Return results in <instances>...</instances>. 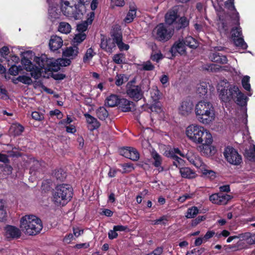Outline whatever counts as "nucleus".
<instances>
[{"label":"nucleus","mask_w":255,"mask_h":255,"mask_svg":"<svg viewBox=\"0 0 255 255\" xmlns=\"http://www.w3.org/2000/svg\"><path fill=\"white\" fill-rule=\"evenodd\" d=\"M35 61L38 64V67L33 65L28 59H24L22 60V62L24 65V68L26 71L30 72L31 77L35 79H38L41 76V70L42 69L55 72H57L60 69V66L58 62H57V60L54 62H52L51 60L47 59L45 55L41 57H36Z\"/></svg>","instance_id":"obj_1"},{"label":"nucleus","mask_w":255,"mask_h":255,"mask_svg":"<svg viewBox=\"0 0 255 255\" xmlns=\"http://www.w3.org/2000/svg\"><path fill=\"white\" fill-rule=\"evenodd\" d=\"M197 120L204 125H209L215 119V110L212 104L206 101H200L195 107Z\"/></svg>","instance_id":"obj_2"},{"label":"nucleus","mask_w":255,"mask_h":255,"mask_svg":"<svg viewBox=\"0 0 255 255\" xmlns=\"http://www.w3.org/2000/svg\"><path fill=\"white\" fill-rule=\"evenodd\" d=\"M73 189L67 184L58 185L52 192V201L57 206H63L69 202L72 197Z\"/></svg>","instance_id":"obj_3"},{"label":"nucleus","mask_w":255,"mask_h":255,"mask_svg":"<svg viewBox=\"0 0 255 255\" xmlns=\"http://www.w3.org/2000/svg\"><path fill=\"white\" fill-rule=\"evenodd\" d=\"M20 228L25 234L33 236L38 234L43 226L40 219L35 216L26 215L20 219Z\"/></svg>","instance_id":"obj_4"},{"label":"nucleus","mask_w":255,"mask_h":255,"mask_svg":"<svg viewBox=\"0 0 255 255\" xmlns=\"http://www.w3.org/2000/svg\"><path fill=\"white\" fill-rule=\"evenodd\" d=\"M225 6L232 13L230 18L227 20L221 19L218 24V28L225 33H228L230 28L233 25L239 24V14L237 11L235 5L234 0H228L225 3Z\"/></svg>","instance_id":"obj_5"},{"label":"nucleus","mask_w":255,"mask_h":255,"mask_svg":"<svg viewBox=\"0 0 255 255\" xmlns=\"http://www.w3.org/2000/svg\"><path fill=\"white\" fill-rule=\"evenodd\" d=\"M187 137L193 142L200 143L203 140H209L210 132L204 127L198 125L192 124L189 126L186 129Z\"/></svg>","instance_id":"obj_6"},{"label":"nucleus","mask_w":255,"mask_h":255,"mask_svg":"<svg viewBox=\"0 0 255 255\" xmlns=\"http://www.w3.org/2000/svg\"><path fill=\"white\" fill-rule=\"evenodd\" d=\"M220 100L225 103L230 102L235 100V95L237 94L238 87L235 85H231L228 82L222 81L218 87Z\"/></svg>","instance_id":"obj_7"},{"label":"nucleus","mask_w":255,"mask_h":255,"mask_svg":"<svg viewBox=\"0 0 255 255\" xmlns=\"http://www.w3.org/2000/svg\"><path fill=\"white\" fill-rule=\"evenodd\" d=\"M152 33L157 40L166 41L172 37L173 31L168 28L163 23H160L154 29Z\"/></svg>","instance_id":"obj_8"},{"label":"nucleus","mask_w":255,"mask_h":255,"mask_svg":"<svg viewBox=\"0 0 255 255\" xmlns=\"http://www.w3.org/2000/svg\"><path fill=\"white\" fill-rule=\"evenodd\" d=\"M224 155L227 161L230 164L239 165L242 162L241 155L233 147H226L224 152Z\"/></svg>","instance_id":"obj_9"},{"label":"nucleus","mask_w":255,"mask_h":255,"mask_svg":"<svg viewBox=\"0 0 255 255\" xmlns=\"http://www.w3.org/2000/svg\"><path fill=\"white\" fill-rule=\"evenodd\" d=\"M232 38L237 47L243 50H246L248 48V45L244 40L241 27L232 29Z\"/></svg>","instance_id":"obj_10"},{"label":"nucleus","mask_w":255,"mask_h":255,"mask_svg":"<svg viewBox=\"0 0 255 255\" xmlns=\"http://www.w3.org/2000/svg\"><path fill=\"white\" fill-rule=\"evenodd\" d=\"M3 231V235L8 241L18 239L21 236V230L14 226L6 225L4 227Z\"/></svg>","instance_id":"obj_11"},{"label":"nucleus","mask_w":255,"mask_h":255,"mask_svg":"<svg viewBox=\"0 0 255 255\" xmlns=\"http://www.w3.org/2000/svg\"><path fill=\"white\" fill-rule=\"evenodd\" d=\"M231 198V195L222 192L213 194L209 197L211 202L218 205H225Z\"/></svg>","instance_id":"obj_12"},{"label":"nucleus","mask_w":255,"mask_h":255,"mask_svg":"<svg viewBox=\"0 0 255 255\" xmlns=\"http://www.w3.org/2000/svg\"><path fill=\"white\" fill-rule=\"evenodd\" d=\"M120 154L133 161H137L139 158V154L137 150L131 147L122 148L120 150Z\"/></svg>","instance_id":"obj_13"},{"label":"nucleus","mask_w":255,"mask_h":255,"mask_svg":"<svg viewBox=\"0 0 255 255\" xmlns=\"http://www.w3.org/2000/svg\"><path fill=\"white\" fill-rule=\"evenodd\" d=\"M128 95L134 100L138 101L143 97V92L141 87L138 85H133L129 87L127 91Z\"/></svg>","instance_id":"obj_14"},{"label":"nucleus","mask_w":255,"mask_h":255,"mask_svg":"<svg viewBox=\"0 0 255 255\" xmlns=\"http://www.w3.org/2000/svg\"><path fill=\"white\" fill-rule=\"evenodd\" d=\"M101 48L107 52L111 53L113 52L114 50L116 48V39L114 38H104L101 39Z\"/></svg>","instance_id":"obj_15"},{"label":"nucleus","mask_w":255,"mask_h":255,"mask_svg":"<svg viewBox=\"0 0 255 255\" xmlns=\"http://www.w3.org/2000/svg\"><path fill=\"white\" fill-rule=\"evenodd\" d=\"M193 107L192 102L189 100L184 101L178 107L179 113L182 116H187L192 112Z\"/></svg>","instance_id":"obj_16"},{"label":"nucleus","mask_w":255,"mask_h":255,"mask_svg":"<svg viewBox=\"0 0 255 255\" xmlns=\"http://www.w3.org/2000/svg\"><path fill=\"white\" fill-rule=\"evenodd\" d=\"M209 140H206L204 139L203 140L202 142H200L199 144H201L198 147V149L200 151L202 154L204 155H208L211 152V144L212 143V135L209 136Z\"/></svg>","instance_id":"obj_17"},{"label":"nucleus","mask_w":255,"mask_h":255,"mask_svg":"<svg viewBox=\"0 0 255 255\" xmlns=\"http://www.w3.org/2000/svg\"><path fill=\"white\" fill-rule=\"evenodd\" d=\"M70 4L73 5L71 0H63L61 4V11L65 16L73 18L74 6L70 5Z\"/></svg>","instance_id":"obj_18"},{"label":"nucleus","mask_w":255,"mask_h":255,"mask_svg":"<svg viewBox=\"0 0 255 255\" xmlns=\"http://www.w3.org/2000/svg\"><path fill=\"white\" fill-rule=\"evenodd\" d=\"M186 158L189 162L197 168H200L204 166V163L201 158L192 152H188L186 154Z\"/></svg>","instance_id":"obj_19"},{"label":"nucleus","mask_w":255,"mask_h":255,"mask_svg":"<svg viewBox=\"0 0 255 255\" xmlns=\"http://www.w3.org/2000/svg\"><path fill=\"white\" fill-rule=\"evenodd\" d=\"M254 234L250 232H246L245 233L238 235V239H240L238 245H241L242 243H245L248 245H253L255 244V239Z\"/></svg>","instance_id":"obj_20"},{"label":"nucleus","mask_w":255,"mask_h":255,"mask_svg":"<svg viewBox=\"0 0 255 255\" xmlns=\"http://www.w3.org/2000/svg\"><path fill=\"white\" fill-rule=\"evenodd\" d=\"M86 118V122L88 124V128L89 130L93 131L98 128L100 126V123L95 117H93L88 113L84 114Z\"/></svg>","instance_id":"obj_21"},{"label":"nucleus","mask_w":255,"mask_h":255,"mask_svg":"<svg viewBox=\"0 0 255 255\" xmlns=\"http://www.w3.org/2000/svg\"><path fill=\"white\" fill-rule=\"evenodd\" d=\"M49 45L51 50H57L63 45V40L60 37L57 35H53L51 37Z\"/></svg>","instance_id":"obj_22"},{"label":"nucleus","mask_w":255,"mask_h":255,"mask_svg":"<svg viewBox=\"0 0 255 255\" xmlns=\"http://www.w3.org/2000/svg\"><path fill=\"white\" fill-rule=\"evenodd\" d=\"M185 47L186 45L184 44L183 39H179L172 46L170 51L174 54H175L177 52L180 54H183L185 52Z\"/></svg>","instance_id":"obj_23"},{"label":"nucleus","mask_w":255,"mask_h":255,"mask_svg":"<svg viewBox=\"0 0 255 255\" xmlns=\"http://www.w3.org/2000/svg\"><path fill=\"white\" fill-rule=\"evenodd\" d=\"M95 16V13L94 12H91L90 13L89 17L87 18V20L82 22L77 25V29L79 33H84V32L87 30L89 24L92 23Z\"/></svg>","instance_id":"obj_24"},{"label":"nucleus","mask_w":255,"mask_h":255,"mask_svg":"<svg viewBox=\"0 0 255 255\" xmlns=\"http://www.w3.org/2000/svg\"><path fill=\"white\" fill-rule=\"evenodd\" d=\"M84 4L85 3H76V4H73L74 6V10L73 18L75 19L82 18L84 13H85L86 7Z\"/></svg>","instance_id":"obj_25"},{"label":"nucleus","mask_w":255,"mask_h":255,"mask_svg":"<svg viewBox=\"0 0 255 255\" xmlns=\"http://www.w3.org/2000/svg\"><path fill=\"white\" fill-rule=\"evenodd\" d=\"M178 8L177 6L173 7L165 15V22L168 24H171L176 19L178 16Z\"/></svg>","instance_id":"obj_26"},{"label":"nucleus","mask_w":255,"mask_h":255,"mask_svg":"<svg viewBox=\"0 0 255 255\" xmlns=\"http://www.w3.org/2000/svg\"><path fill=\"white\" fill-rule=\"evenodd\" d=\"M119 106L122 111L124 112H129L134 108V104L126 99H120Z\"/></svg>","instance_id":"obj_27"},{"label":"nucleus","mask_w":255,"mask_h":255,"mask_svg":"<svg viewBox=\"0 0 255 255\" xmlns=\"http://www.w3.org/2000/svg\"><path fill=\"white\" fill-rule=\"evenodd\" d=\"M79 53V49L77 46H74L67 47L63 52V56L65 57L69 58L72 59L76 57Z\"/></svg>","instance_id":"obj_28"},{"label":"nucleus","mask_w":255,"mask_h":255,"mask_svg":"<svg viewBox=\"0 0 255 255\" xmlns=\"http://www.w3.org/2000/svg\"><path fill=\"white\" fill-rule=\"evenodd\" d=\"M151 156L153 159V165L155 167L158 168V170L159 172L162 171L163 170V168L161 166L162 161L161 156L155 150L152 151Z\"/></svg>","instance_id":"obj_29"},{"label":"nucleus","mask_w":255,"mask_h":255,"mask_svg":"<svg viewBox=\"0 0 255 255\" xmlns=\"http://www.w3.org/2000/svg\"><path fill=\"white\" fill-rule=\"evenodd\" d=\"M210 58L212 61L221 64H226L228 62L227 57L225 55L220 54L219 53L215 52L212 53L210 55Z\"/></svg>","instance_id":"obj_30"},{"label":"nucleus","mask_w":255,"mask_h":255,"mask_svg":"<svg viewBox=\"0 0 255 255\" xmlns=\"http://www.w3.org/2000/svg\"><path fill=\"white\" fill-rule=\"evenodd\" d=\"M24 130V128L21 125L15 123L13 124L10 127L9 134L14 136L19 135Z\"/></svg>","instance_id":"obj_31"},{"label":"nucleus","mask_w":255,"mask_h":255,"mask_svg":"<svg viewBox=\"0 0 255 255\" xmlns=\"http://www.w3.org/2000/svg\"><path fill=\"white\" fill-rule=\"evenodd\" d=\"M180 173L183 178H194L196 176V173L189 167L180 168Z\"/></svg>","instance_id":"obj_32"},{"label":"nucleus","mask_w":255,"mask_h":255,"mask_svg":"<svg viewBox=\"0 0 255 255\" xmlns=\"http://www.w3.org/2000/svg\"><path fill=\"white\" fill-rule=\"evenodd\" d=\"M236 98V102L240 106H243L247 104L248 98L241 92L238 88L237 94L235 95V99Z\"/></svg>","instance_id":"obj_33"},{"label":"nucleus","mask_w":255,"mask_h":255,"mask_svg":"<svg viewBox=\"0 0 255 255\" xmlns=\"http://www.w3.org/2000/svg\"><path fill=\"white\" fill-rule=\"evenodd\" d=\"M120 101L118 96L113 94L107 98L105 104L110 107H114L119 104Z\"/></svg>","instance_id":"obj_34"},{"label":"nucleus","mask_w":255,"mask_h":255,"mask_svg":"<svg viewBox=\"0 0 255 255\" xmlns=\"http://www.w3.org/2000/svg\"><path fill=\"white\" fill-rule=\"evenodd\" d=\"M116 43L121 51L128 50L129 46L128 44H125L122 41V36L120 34L115 36Z\"/></svg>","instance_id":"obj_35"},{"label":"nucleus","mask_w":255,"mask_h":255,"mask_svg":"<svg viewBox=\"0 0 255 255\" xmlns=\"http://www.w3.org/2000/svg\"><path fill=\"white\" fill-rule=\"evenodd\" d=\"M96 115L100 120H105L109 116L108 111L104 107H100L96 110Z\"/></svg>","instance_id":"obj_36"},{"label":"nucleus","mask_w":255,"mask_h":255,"mask_svg":"<svg viewBox=\"0 0 255 255\" xmlns=\"http://www.w3.org/2000/svg\"><path fill=\"white\" fill-rule=\"evenodd\" d=\"M136 8L134 6H130V9L125 18V21L127 23H129L132 21L136 15Z\"/></svg>","instance_id":"obj_37"},{"label":"nucleus","mask_w":255,"mask_h":255,"mask_svg":"<svg viewBox=\"0 0 255 255\" xmlns=\"http://www.w3.org/2000/svg\"><path fill=\"white\" fill-rule=\"evenodd\" d=\"M208 84L206 82H202L198 85L197 93L200 96H203L206 95L208 92Z\"/></svg>","instance_id":"obj_38"},{"label":"nucleus","mask_w":255,"mask_h":255,"mask_svg":"<svg viewBox=\"0 0 255 255\" xmlns=\"http://www.w3.org/2000/svg\"><path fill=\"white\" fill-rule=\"evenodd\" d=\"M71 27L70 25L65 22H61L58 26V30L59 32L64 34H68L70 32Z\"/></svg>","instance_id":"obj_39"},{"label":"nucleus","mask_w":255,"mask_h":255,"mask_svg":"<svg viewBox=\"0 0 255 255\" xmlns=\"http://www.w3.org/2000/svg\"><path fill=\"white\" fill-rule=\"evenodd\" d=\"M151 97L152 100L156 102L161 99L162 94L158 90L156 86H153L150 91Z\"/></svg>","instance_id":"obj_40"},{"label":"nucleus","mask_w":255,"mask_h":255,"mask_svg":"<svg viewBox=\"0 0 255 255\" xmlns=\"http://www.w3.org/2000/svg\"><path fill=\"white\" fill-rule=\"evenodd\" d=\"M48 14L51 20L53 21L59 17V11L55 6H50L48 9Z\"/></svg>","instance_id":"obj_41"},{"label":"nucleus","mask_w":255,"mask_h":255,"mask_svg":"<svg viewBox=\"0 0 255 255\" xmlns=\"http://www.w3.org/2000/svg\"><path fill=\"white\" fill-rule=\"evenodd\" d=\"M184 44L186 46H188L190 48H194L198 46V43L196 40L191 36H188L183 39Z\"/></svg>","instance_id":"obj_42"},{"label":"nucleus","mask_w":255,"mask_h":255,"mask_svg":"<svg viewBox=\"0 0 255 255\" xmlns=\"http://www.w3.org/2000/svg\"><path fill=\"white\" fill-rule=\"evenodd\" d=\"M128 78L125 74H117L116 77L115 84L117 86H120L127 82Z\"/></svg>","instance_id":"obj_43"},{"label":"nucleus","mask_w":255,"mask_h":255,"mask_svg":"<svg viewBox=\"0 0 255 255\" xmlns=\"http://www.w3.org/2000/svg\"><path fill=\"white\" fill-rule=\"evenodd\" d=\"M199 213V209L195 206L188 209L185 217L187 218H194Z\"/></svg>","instance_id":"obj_44"},{"label":"nucleus","mask_w":255,"mask_h":255,"mask_svg":"<svg viewBox=\"0 0 255 255\" xmlns=\"http://www.w3.org/2000/svg\"><path fill=\"white\" fill-rule=\"evenodd\" d=\"M7 213L4 206V202L0 200V221L3 222L6 220Z\"/></svg>","instance_id":"obj_45"},{"label":"nucleus","mask_w":255,"mask_h":255,"mask_svg":"<svg viewBox=\"0 0 255 255\" xmlns=\"http://www.w3.org/2000/svg\"><path fill=\"white\" fill-rule=\"evenodd\" d=\"M205 69L207 70L212 72H218L221 71L224 69L223 67L215 64L207 65V67H206Z\"/></svg>","instance_id":"obj_46"},{"label":"nucleus","mask_w":255,"mask_h":255,"mask_svg":"<svg viewBox=\"0 0 255 255\" xmlns=\"http://www.w3.org/2000/svg\"><path fill=\"white\" fill-rule=\"evenodd\" d=\"M205 165L203 167H201L200 169L203 175L206 177L210 178V179L215 178L216 175L215 172L211 170H208L205 168Z\"/></svg>","instance_id":"obj_47"},{"label":"nucleus","mask_w":255,"mask_h":255,"mask_svg":"<svg viewBox=\"0 0 255 255\" xmlns=\"http://www.w3.org/2000/svg\"><path fill=\"white\" fill-rule=\"evenodd\" d=\"M250 77L249 76H245L242 80V85L243 88L248 91H251V85L250 84Z\"/></svg>","instance_id":"obj_48"},{"label":"nucleus","mask_w":255,"mask_h":255,"mask_svg":"<svg viewBox=\"0 0 255 255\" xmlns=\"http://www.w3.org/2000/svg\"><path fill=\"white\" fill-rule=\"evenodd\" d=\"M140 69L145 71H151L154 68V66L150 61H147L140 65Z\"/></svg>","instance_id":"obj_49"},{"label":"nucleus","mask_w":255,"mask_h":255,"mask_svg":"<svg viewBox=\"0 0 255 255\" xmlns=\"http://www.w3.org/2000/svg\"><path fill=\"white\" fill-rule=\"evenodd\" d=\"M167 217L166 216H162L160 217L159 219L150 221L151 224L153 225L162 224L163 225H165L166 224V222L167 221Z\"/></svg>","instance_id":"obj_50"},{"label":"nucleus","mask_w":255,"mask_h":255,"mask_svg":"<svg viewBox=\"0 0 255 255\" xmlns=\"http://www.w3.org/2000/svg\"><path fill=\"white\" fill-rule=\"evenodd\" d=\"M54 176L57 180L63 181L66 178V174L62 169H60L55 171Z\"/></svg>","instance_id":"obj_51"},{"label":"nucleus","mask_w":255,"mask_h":255,"mask_svg":"<svg viewBox=\"0 0 255 255\" xmlns=\"http://www.w3.org/2000/svg\"><path fill=\"white\" fill-rule=\"evenodd\" d=\"M86 35L85 33H79L75 35L73 42L74 43L79 44L86 39Z\"/></svg>","instance_id":"obj_52"},{"label":"nucleus","mask_w":255,"mask_h":255,"mask_svg":"<svg viewBox=\"0 0 255 255\" xmlns=\"http://www.w3.org/2000/svg\"><path fill=\"white\" fill-rule=\"evenodd\" d=\"M17 80L23 84L27 85H30L32 83L30 77L25 75L18 76Z\"/></svg>","instance_id":"obj_53"},{"label":"nucleus","mask_w":255,"mask_h":255,"mask_svg":"<svg viewBox=\"0 0 255 255\" xmlns=\"http://www.w3.org/2000/svg\"><path fill=\"white\" fill-rule=\"evenodd\" d=\"M172 156L173 159V164L180 169V166L184 164V160L177 155H173Z\"/></svg>","instance_id":"obj_54"},{"label":"nucleus","mask_w":255,"mask_h":255,"mask_svg":"<svg viewBox=\"0 0 255 255\" xmlns=\"http://www.w3.org/2000/svg\"><path fill=\"white\" fill-rule=\"evenodd\" d=\"M113 61L116 64H121L123 63L125 56L122 53L115 54L113 57Z\"/></svg>","instance_id":"obj_55"},{"label":"nucleus","mask_w":255,"mask_h":255,"mask_svg":"<svg viewBox=\"0 0 255 255\" xmlns=\"http://www.w3.org/2000/svg\"><path fill=\"white\" fill-rule=\"evenodd\" d=\"M31 161L33 164L30 167V173L32 174L33 171L37 170L38 168H39L41 166V163L39 161L34 159Z\"/></svg>","instance_id":"obj_56"},{"label":"nucleus","mask_w":255,"mask_h":255,"mask_svg":"<svg viewBox=\"0 0 255 255\" xmlns=\"http://www.w3.org/2000/svg\"><path fill=\"white\" fill-rule=\"evenodd\" d=\"M150 81L148 79H145L142 80L139 86L141 87V89L144 91H148L149 89Z\"/></svg>","instance_id":"obj_57"},{"label":"nucleus","mask_w":255,"mask_h":255,"mask_svg":"<svg viewBox=\"0 0 255 255\" xmlns=\"http://www.w3.org/2000/svg\"><path fill=\"white\" fill-rule=\"evenodd\" d=\"M94 55V54L93 50L91 48H89L87 50L86 53L83 58L84 62H85L87 61L91 60L93 57Z\"/></svg>","instance_id":"obj_58"},{"label":"nucleus","mask_w":255,"mask_h":255,"mask_svg":"<svg viewBox=\"0 0 255 255\" xmlns=\"http://www.w3.org/2000/svg\"><path fill=\"white\" fill-rule=\"evenodd\" d=\"M120 166L123 168L124 171H123V173L129 172L134 169L132 164H121Z\"/></svg>","instance_id":"obj_59"},{"label":"nucleus","mask_w":255,"mask_h":255,"mask_svg":"<svg viewBox=\"0 0 255 255\" xmlns=\"http://www.w3.org/2000/svg\"><path fill=\"white\" fill-rule=\"evenodd\" d=\"M57 60L60 67L69 65L71 62L70 59L59 58Z\"/></svg>","instance_id":"obj_60"},{"label":"nucleus","mask_w":255,"mask_h":255,"mask_svg":"<svg viewBox=\"0 0 255 255\" xmlns=\"http://www.w3.org/2000/svg\"><path fill=\"white\" fill-rule=\"evenodd\" d=\"M21 70L20 67L13 65L9 69V73L11 75L15 76L18 74L19 71Z\"/></svg>","instance_id":"obj_61"},{"label":"nucleus","mask_w":255,"mask_h":255,"mask_svg":"<svg viewBox=\"0 0 255 255\" xmlns=\"http://www.w3.org/2000/svg\"><path fill=\"white\" fill-rule=\"evenodd\" d=\"M179 28H184L187 26L189 24V21L187 18L184 16L181 17L179 19Z\"/></svg>","instance_id":"obj_62"},{"label":"nucleus","mask_w":255,"mask_h":255,"mask_svg":"<svg viewBox=\"0 0 255 255\" xmlns=\"http://www.w3.org/2000/svg\"><path fill=\"white\" fill-rule=\"evenodd\" d=\"M204 251V249H194L190 252H188L186 255H200Z\"/></svg>","instance_id":"obj_63"},{"label":"nucleus","mask_w":255,"mask_h":255,"mask_svg":"<svg viewBox=\"0 0 255 255\" xmlns=\"http://www.w3.org/2000/svg\"><path fill=\"white\" fill-rule=\"evenodd\" d=\"M32 118L36 121H41L43 118V115L38 112H33L31 114Z\"/></svg>","instance_id":"obj_64"}]
</instances>
